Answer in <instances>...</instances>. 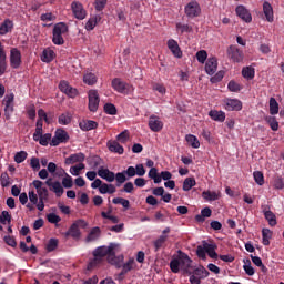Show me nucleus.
I'll use <instances>...</instances> for the list:
<instances>
[{
  "mask_svg": "<svg viewBox=\"0 0 284 284\" xmlns=\"http://www.w3.org/2000/svg\"><path fill=\"white\" fill-rule=\"evenodd\" d=\"M99 21H101V17L99 16H94L90 18L85 23V30L88 31L93 30L94 28H97V23H99Z\"/></svg>",
  "mask_w": 284,
  "mask_h": 284,
  "instance_id": "nucleus-36",
  "label": "nucleus"
},
{
  "mask_svg": "<svg viewBox=\"0 0 284 284\" xmlns=\"http://www.w3.org/2000/svg\"><path fill=\"white\" fill-rule=\"evenodd\" d=\"M79 128L83 132H90V130H97L99 128V123L93 120H84L79 123Z\"/></svg>",
  "mask_w": 284,
  "mask_h": 284,
  "instance_id": "nucleus-23",
  "label": "nucleus"
},
{
  "mask_svg": "<svg viewBox=\"0 0 284 284\" xmlns=\"http://www.w3.org/2000/svg\"><path fill=\"white\" fill-rule=\"evenodd\" d=\"M166 45L176 59H181L183 57V51H181V47H179V42H176V40H168Z\"/></svg>",
  "mask_w": 284,
  "mask_h": 284,
  "instance_id": "nucleus-20",
  "label": "nucleus"
},
{
  "mask_svg": "<svg viewBox=\"0 0 284 284\" xmlns=\"http://www.w3.org/2000/svg\"><path fill=\"white\" fill-rule=\"evenodd\" d=\"M101 236V229L99 226H95L91 229L88 236L85 237V243H94V241H99Z\"/></svg>",
  "mask_w": 284,
  "mask_h": 284,
  "instance_id": "nucleus-24",
  "label": "nucleus"
},
{
  "mask_svg": "<svg viewBox=\"0 0 284 284\" xmlns=\"http://www.w3.org/2000/svg\"><path fill=\"white\" fill-rule=\"evenodd\" d=\"M242 77L244 79H247V81H252V79H254V77H255L254 68H252V67L243 68L242 69Z\"/></svg>",
  "mask_w": 284,
  "mask_h": 284,
  "instance_id": "nucleus-35",
  "label": "nucleus"
},
{
  "mask_svg": "<svg viewBox=\"0 0 284 284\" xmlns=\"http://www.w3.org/2000/svg\"><path fill=\"white\" fill-rule=\"evenodd\" d=\"M47 221L49 223H53V224L61 223V216H59L54 213H49V214H47Z\"/></svg>",
  "mask_w": 284,
  "mask_h": 284,
  "instance_id": "nucleus-63",
  "label": "nucleus"
},
{
  "mask_svg": "<svg viewBox=\"0 0 284 284\" xmlns=\"http://www.w3.org/2000/svg\"><path fill=\"white\" fill-rule=\"evenodd\" d=\"M53 32L55 34H65V32H68V24H65L64 22L55 23L53 27Z\"/></svg>",
  "mask_w": 284,
  "mask_h": 284,
  "instance_id": "nucleus-38",
  "label": "nucleus"
},
{
  "mask_svg": "<svg viewBox=\"0 0 284 284\" xmlns=\"http://www.w3.org/2000/svg\"><path fill=\"white\" fill-rule=\"evenodd\" d=\"M105 6H108V0H95L94 1V8L98 12H103L105 9Z\"/></svg>",
  "mask_w": 284,
  "mask_h": 284,
  "instance_id": "nucleus-59",
  "label": "nucleus"
},
{
  "mask_svg": "<svg viewBox=\"0 0 284 284\" xmlns=\"http://www.w3.org/2000/svg\"><path fill=\"white\" fill-rule=\"evenodd\" d=\"M71 10L73 12V17H75V19H79V21H83V19L88 17V11H85V8H83V4L81 2L73 1L71 3Z\"/></svg>",
  "mask_w": 284,
  "mask_h": 284,
  "instance_id": "nucleus-10",
  "label": "nucleus"
},
{
  "mask_svg": "<svg viewBox=\"0 0 284 284\" xmlns=\"http://www.w3.org/2000/svg\"><path fill=\"white\" fill-rule=\"evenodd\" d=\"M111 85L113 90H115V92H119L120 94H128L129 92H132V90H134L132 85L123 82L121 78L113 79Z\"/></svg>",
  "mask_w": 284,
  "mask_h": 284,
  "instance_id": "nucleus-6",
  "label": "nucleus"
},
{
  "mask_svg": "<svg viewBox=\"0 0 284 284\" xmlns=\"http://www.w3.org/2000/svg\"><path fill=\"white\" fill-rule=\"evenodd\" d=\"M225 110L229 112H241L243 110V102L239 99L226 98L224 100Z\"/></svg>",
  "mask_w": 284,
  "mask_h": 284,
  "instance_id": "nucleus-11",
  "label": "nucleus"
},
{
  "mask_svg": "<svg viewBox=\"0 0 284 284\" xmlns=\"http://www.w3.org/2000/svg\"><path fill=\"white\" fill-rule=\"evenodd\" d=\"M194 275L199 276L200 280L207 278V276H210V271L202 266L201 268L194 270Z\"/></svg>",
  "mask_w": 284,
  "mask_h": 284,
  "instance_id": "nucleus-44",
  "label": "nucleus"
},
{
  "mask_svg": "<svg viewBox=\"0 0 284 284\" xmlns=\"http://www.w3.org/2000/svg\"><path fill=\"white\" fill-rule=\"evenodd\" d=\"M229 59H232L234 63H241L244 59L243 50L236 45H230L227 49Z\"/></svg>",
  "mask_w": 284,
  "mask_h": 284,
  "instance_id": "nucleus-12",
  "label": "nucleus"
},
{
  "mask_svg": "<svg viewBox=\"0 0 284 284\" xmlns=\"http://www.w3.org/2000/svg\"><path fill=\"white\" fill-rule=\"evenodd\" d=\"M81 170H85V164L79 163L78 165L71 166V168H70V173H71L73 176H79Z\"/></svg>",
  "mask_w": 284,
  "mask_h": 284,
  "instance_id": "nucleus-50",
  "label": "nucleus"
},
{
  "mask_svg": "<svg viewBox=\"0 0 284 284\" xmlns=\"http://www.w3.org/2000/svg\"><path fill=\"white\" fill-rule=\"evenodd\" d=\"M175 28H176L178 32H181V34H185V32H186V33H190V32H192V30H193L192 26H190V24H183V23H181V22H178V23L175 24Z\"/></svg>",
  "mask_w": 284,
  "mask_h": 284,
  "instance_id": "nucleus-40",
  "label": "nucleus"
},
{
  "mask_svg": "<svg viewBox=\"0 0 284 284\" xmlns=\"http://www.w3.org/2000/svg\"><path fill=\"white\" fill-rule=\"evenodd\" d=\"M26 159H28V152H26V151L17 152L14 155L16 163H23V161H26Z\"/></svg>",
  "mask_w": 284,
  "mask_h": 284,
  "instance_id": "nucleus-57",
  "label": "nucleus"
},
{
  "mask_svg": "<svg viewBox=\"0 0 284 284\" xmlns=\"http://www.w3.org/2000/svg\"><path fill=\"white\" fill-rule=\"evenodd\" d=\"M272 239V231L270 229L262 230V243L263 245H270V240Z\"/></svg>",
  "mask_w": 284,
  "mask_h": 284,
  "instance_id": "nucleus-42",
  "label": "nucleus"
},
{
  "mask_svg": "<svg viewBox=\"0 0 284 284\" xmlns=\"http://www.w3.org/2000/svg\"><path fill=\"white\" fill-rule=\"evenodd\" d=\"M196 185V179L194 178H186L183 182L182 190L183 192H190Z\"/></svg>",
  "mask_w": 284,
  "mask_h": 284,
  "instance_id": "nucleus-33",
  "label": "nucleus"
},
{
  "mask_svg": "<svg viewBox=\"0 0 284 284\" xmlns=\"http://www.w3.org/2000/svg\"><path fill=\"white\" fill-rule=\"evenodd\" d=\"M4 116L7 121H10L12 112H14V93L7 94L3 99Z\"/></svg>",
  "mask_w": 284,
  "mask_h": 284,
  "instance_id": "nucleus-8",
  "label": "nucleus"
},
{
  "mask_svg": "<svg viewBox=\"0 0 284 284\" xmlns=\"http://www.w3.org/2000/svg\"><path fill=\"white\" fill-rule=\"evenodd\" d=\"M115 181H116V187H121L125 181H128V178L125 176L124 171L123 172H118L115 174Z\"/></svg>",
  "mask_w": 284,
  "mask_h": 284,
  "instance_id": "nucleus-48",
  "label": "nucleus"
},
{
  "mask_svg": "<svg viewBox=\"0 0 284 284\" xmlns=\"http://www.w3.org/2000/svg\"><path fill=\"white\" fill-rule=\"evenodd\" d=\"M122 271L128 274V272H132L134 268V258L131 257L126 263L122 264Z\"/></svg>",
  "mask_w": 284,
  "mask_h": 284,
  "instance_id": "nucleus-54",
  "label": "nucleus"
},
{
  "mask_svg": "<svg viewBox=\"0 0 284 284\" xmlns=\"http://www.w3.org/2000/svg\"><path fill=\"white\" fill-rule=\"evenodd\" d=\"M278 113V102L275 98L270 99V114L275 115Z\"/></svg>",
  "mask_w": 284,
  "mask_h": 284,
  "instance_id": "nucleus-45",
  "label": "nucleus"
},
{
  "mask_svg": "<svg viewBox=\"0 0 284 284\" xmlns=\"http://www.w3.org/2000/svg\"><path fill=\"white\" fill-rule=\"evenodd\" d=\"M130 139V133L128 132V130L122 131L120 134L116 135V141H119L120 143H128Z\"/></svg>",
  "mask_w": 284,
  "mask_h": 284,
  "instance_id": "nucleus-58",
  "label": "nucleus"
},
{
  "mask_svg": "<svg viewBox=\"0 0 284 284\" xmlns=\"http://www.w3.org/2000/svg\"><path fill=\"white\" fill-rule=\"evenodd\" d=\"M254 181L257 183V185H264L265 184V176L263 175V172L261 171H255L253 173Z\"/></svg>",
  "mask_w": 284,
  "mask_h": 284,
  "instance_id": "nucleus-49",
  "label": "nucleus"
},
{
  "mask_svg": "<svg viewBox=\"0 0 284 284\" xmlns=\"http://www.w3.org/2000/svg\"><path fill=\"white\" fill-rule=\"evenodd\" d=\"M185 141L189 143V145H191V148H194V150H199V148H201V142L195 135L187 134L185 136Z\"/></svg>",
  "mask_w": 284,
  "mask_h": 284,
  "instance_id": "nucleus-32",
  "label": "nucleus"
},
{
  "mask_svg": "<svg viewBox=\"0 0 284 284\" xmlns=\"http://www.w3.org/2000/svg\"><path fill=\"white\" fill-rule=\"evenodd\" d=\"M202 196L205 199V201H219V194L216 192L204 191Z\"/></svg>",
  "mask_w": 284,
  "mask_h": 284,
  "instance_id": "nucleus-43",
  "label": "nucleus"
},
{
  "mask_svg": "<svg viewBox=\"0 0 284 284\" xmlns=\"http://www.w3.org/2000/svg\"><path fill=\"white\" fill-rule=\"evenodd\" d=\"M219 69V60H216L215 57L209 58L205 63V72L210 77L216 73V70Z\"/></svg>",
  "mask_w": 284,
  "mask_h": 284,
  "instance_id": "nucleus-19",
  "label": "nucleus"
},
{
  "mask_svg": "<svg viewBox=\"0 0 284 284\" xmlns=\"http://www.w3.org/2000/svg\"><path fill=\"white\" fill-rule=\"evenodd\" d=\"M212 216V209L204 207L201 210V214L195 215V221L197 223H205V219H210Z\"/></svg>",
  "mask_w": 284,
  "mask_h": 284,
  "instance_id": "nucleus-28",
  "label": "nucleus"
},
{
  "mask_svg": "<svg viewBox=\"0 0 284 284\" xmlns=\"http://www.w3.org/2000/svg\"><path fill=\"white\" fill-rule=\"evenodd\" d=\"M114 250H116V244L114 243H110L108 246H98L92 252L93 258L90 260L88 264V270L101 267V265L105 264V258L110 265H113L114 267H116V270H121V267H123V261L125 257L123 255L116 256V252H114Z\"/></svg>",
  "mask_w": 284,
  "mask_h": 284,
  "instance_id": "nucleus-1",
  "label": "nucleus"
},
{
  "mask_svg": "<svg viewBox=\"0 0 284 284\" xmlns=\"http://www.w3.org/2000/svg\"><path fill=\"white\" fill-rule=\"evenodd\" d=\"M267 123H268L271 130H273V132L278 131V121L276 120V118H272V116L268 118Z\"/></svg>",
  "mask_w": 284,
  "mask_h": 284,
  "instance_id": "nucleus-64",
  "label": "nucleus"
},
{
  "mask_svg": "<svg viewBox=\"0 0 284 284\" xmlns=\"http://www.w3.org/2000/svg\"><path fill=\"white\" fill-rule=\"evenodd\" d=\"M108 148L110 152H114L115 154H123L125 152V149H123V145H120L116 141L108 142Z\"/></svg>",
  "mask_w": 284,
  "mask_h": 284,
  "instance_id": "nucleus-29",
  "label": "nucleus"
},
{
  "mask_svg": "<svg viewBox=\"0 0 284 284\" xmlns=\"http://www.w3.org/2000/svg\"><path fill=\"white\" fill-rule=\"evenodd\" d=\"M168 242V235H160L154 242L155 252H159L163 245Z\"/></svg>",
  "mask_w": 284,
  "mask_h": 284,
  "instance_id": "nucleus-37",
  "label": "nucleus"
},
{
  "mask_svg": "<svg viewBox=\"0 0 284 284\" xmlns=\"http://www.w3.org/2000/svg\"><path fill=\"white\" fill-rule=\"evenodd\" d=\"M83 81L87 85H94L97 83V75L94 73H87L83 77Z\"/></svg>",
  "mask_w": 284,
  "mask_h": 284,
  "instance_id": "nucleus-46",
  "label": "nucleus"
},
{
  "mask_svg": "<svg viewBox=\"0 0 284 284\" xmlns=\"http://www.w3.org/2000/svg\"><path fill=\"white\" fill-rule=\"evenodd\" d=\"M62 185L63 187L70 189L72 185H74L72 181V176L70 174L65 173V176L62 179Z\"/></svg>",
  "mask_w": 284,
  "mask_h": 284,
  "instance_id": "nucleus-61",
  "label": "nucleus"
},
{
  "mask_svg": "<svg viewBox=\"0 0 284 284\" xmlns=\"http://www.w3.org/2000/svg\"><path fill=\"white\" fill-rule=\"evenodd\" d=\"M263 214H264V219L267 220L268 225L271 227H275V225L277 224L276 214H274V212L267 209L263 210Z\"/></svg>",
  "mask_w": 284,
  "mask_h": 284,
  "instance_id": "nucleus-27",
  "label": "nucleus"
},
{
  "mask_svg": "<svg viewBox=\"0 0 284 284\" xmlns=\"http://www.w3.org/2000/svg\"><path fill=\"white\" fill-rule=\"evenodd\" d=\"M104 112H105V114H110L111 116H114V115H116V106L112 103H105Z\"/></svg>",
  "mask_w": 284,
  "mask_h": 284,
  "instance_id": "nucleus-52",
  "label": "nucleus"
},
{
  "mask_svg": "<svg viewBox=\"0 0 284 284\" xmlns=\"http://www.w3.org/2000/svg\"><path fill=\"white\" fill-rule=\"evenodd\" d=\"M230 92H241V84L236 83L234 80H231L227 84Z\"/></svg>",
  "mask_w": 284,
  "mask_h": 284,
  "instance_id": "nucleus-62",
  "label": "nucleus"
},
{
  "mask_svg": "<svg viewBox=\"0 0 284 284\" xmlns=\"http://www.w3.org/2000/svg\"><path fill=\"white\" fill-rule=\"evenodd\" d=\"M112 203H114V205H122L124 210H130V200H125L123 197H114Z\"/></svg>",
  "mask_w": 284,
  "mask_h": 284,
  "instance_id": "nucleus-41",
  "label": "nucleus"
},
{
  "mask_svg": "<svg viewBox=\"0 0 284 284\" xmlns=\"http://www.w3.org/2000/svg\"><path fill=\"white\" fill-rule=\"evenodd\" d=\"M195 57H196L199 63H205V61H207V51L200 50L196 52Z\"/></svg>",
  "mask_w": 284,
  "mask_h": 284,
  "instance_id": "nucleus-60",
  "label": "nucleus"
},
{
  "mask_svg": "<svg viewBox=\"0 0 284 284\" xmlns=\"http://www.w3.org/2000/svg\"><path fill=\"white\" fill-rule=\"evenodd\" d=\"M85 154L83 152L73 153L64 160L65 165H74V163H83Z\"/></svg>",
  "mask_w": 284,
  "mask_h": 284,
  "instance_id": "nucleus-22",
  "label": "nucleus"
},
{
  "mask_svg": "<svg viewBox=\"0 0 284 284\" xmlns=\"http://www.w3.org/2000/svg\"><path fill=\"white\" fill-rule=\"evenodd\" d=\"M263 12L268 23L274 22V8H272V4L270 2L263 3Z\"/></svg>",
  "mask_w": 284,
  "mask_h": 284,
  "instance_id": "nucleus-26",
  "label": "nucleus"
},
{
  "mask_svg": "<svg viewBox=\"0 0 284 284\" xmlns=\"http://www.w3.org/2000/svg\"><path fill=\"white\" fill-rule=\"evenodd\" d=\"M12 184V182H10V175H8V173H2L0 176V185L2 187H10V185Z\"/></svg>",
  "mask_w": 284,
  "mask_h": 284,
  "instance_id": "nucleus-47",
  "label": "nucleus"
},
{
  "mask_svg": "<svg viewBox=\"0 0 284 284\" xmlns=\"http://www.w3.org/2000/svg\"><path fill=\"white\" fill-rule=\"evenodd\" d=\"M163 121H161V118L159 115H151L149 118V128L152 132H161L163 130Z\"/></svg>",
  "mask_w": 284,
  "mask_h": 284,
  "instance_id": "nucleus-17",
  "label": "nucleus"
},
{
  "mask_svg": "<svg viewBox=\"0 0 284 284\" xmlns=\"http://www.w3.org/2000/svg\"><path fill=\"white\" fill-rule=\"evenodd\" d=\"M30 168H32L33 172H39L41 170V162L39 161V158H31Z\"/></svg>",
  "mask_w": 284,
  "mask_h": 284,
  "instance_id": "nucleus-56",
  "label": "nucleus"
},
{
  "mask_svg": "<svg viewBox=\"0 0 284 284\" xmlns=\"http://www.w3.org/2000/svg\"><path fill=\"white\" fill-rule=\"evenodd\" d=\"M209 116L213 121H219L220 123H223V121H225V112H223V111L212 110V111H210Z\"/></svg>",
  "mask_w": 284,
  "mask_h": 284,
  "instance_id": "nucleus-30",
  "label": "nucleus"
},
{
  "mask_svg": "<svg viewBox=\"0 0 284 284\" xmlns=\"http://www.w3.org/2000/svg\"><path fill=\"white\" fill-rule=\"evenodd\" d=\"M98 176H100V179H103L104 181H108V183H113V181L115 180L114 172L110 171V169H104L103 166L99 168Z\"/></svg>",
  "mask_w": 284,
  "mask_h": 284,
  "instance_id": "nucleus-21",
  "label": "nucleus"
},
{
  "mask_svg": "<svg viewBox=\"0 0 284 284\" xmlns=\"http://www.w3.org/2000/svg\"><path fill=\"white\" fill-rule=\"evenodd\" d=\"M10 65L14 70L21 65V51L17 48H12L10 51Z\"/></svg>",
  "mask_w": 284,
  "mask_h": 284,
  "instance_id": "nucleus-18",
  "label": "nucleus"
},
{
  "mask_svg": "<svg viewBox=\"0 0 284 284\" xmlns=\"http://www.w3.org/2000/svg\"><path fill=\"white\" fill-rule=\"evenodd\" d=\"M81 227L82 230H85V227H88V222H85V220H77L75 222H73L71 224V226L69 227V230L64 233V236L67 239H73L74 241H79V239H81V230L79 229Z\"/></svg>",
  "mask_w": 284,
  "mask_h": 284,
  "instance_id": "nucleus-4",
  "label": "nucleus"
},
{
  "mask_svg": "<svg viewBox=\"0 0 284 284\" xmlns=\"http://www.w3.org/2000/svg\"><path fill=\"white\" fill-rule=\"evenodd\" d=\"M243 270L247 276H254L256 274V271H254V267L252 266V261L250 258L243 260Z\"/></svg>",
  "mask_w": 284,
  "mask_h": 284,
  "instance_id": "nucleus-34",
  "label": "nucleus"
},
{
  "mask_svg": "<svg viewBox=\"0 0 284 284\" xmlns=\"http://www.w3.org/2000/svg\"><path fill=\"white\" fill-rule=\"evenodd\" d=\"M14 28V22L10 19H6L1 24H0V36L3 37L8 34V32H12V29Z\"/></svg>",
  "mask_w": 284,
  "mask_h": 284,
  "instance_id": "nucleus-25",
  "label": "nucleus"
},
{
  "mask_svg": "<svg viewBox=\"0 0 284 284\" xmlns=\"http://www.w3.org/2000/svg\"><path fill=\"white\" fill-rule=\"evenodd\" d=\"M11 223L12 222V215H10V213L8 211H2L1 215H0V223L2 225H6V223Z\"/></svg>",
  "mask_w": 284,
  "mask_h": 284,
  "instance_id": "nucleus-55",
  "label": "nucleus"
},
{
  "mask_svg": "<svg viewBox=\"0 0 284 284\" xmlns=\"http://www.w3.org/2000/svg\"><path fill=\"white\" fill-rule=\"evenodd\" d=\"M101 99L99 98V92L97 90L89 91V110L90 112H97L99 110V103Z\"/></svg>",
  "mask_w": 284,
  "mask_h": 284,
  "instance_id": "nucleus-13",
  "label": "nucleus"
},
{
  "mask_svg": "<svg viewBox=\"0 0 284 284\" xmlns=\"http://www.w3.org/2000/svg\"><path fill=\"white\" fill-rule=\"evenodd\" d=\"M184 12L189 19H194L201 14V4L193 0L185 6Z\"/></svg>",
  "mask_w": 284,
  "mask_h": 284,
  "instance_id": "nucleus-9",
  "label": "nucleus"
},
{
  "mask_svg": "<svg viewBox=\"0 0 284 284\" xmlns=\"http://www.w3.org/2000/svg\"><path fill=\"white\" fill-rule=\"evenodd\" d=\"M37 194L39 197V203L37 204V210H39V212H43V210H45L44 201H48V196H49L48 189L47 187L39 189L37 191Z\"/></svg>",
  "mask_w": 284,
  "mask_h": 284,
  "instance_id": "nucleus-15",
  "label": "nucleus"
},
{
  "mask_svg": "<svg viewBox=\"0 0 284 284\" xmlns=\"http://www.w3.org/2000/svg\"><path fill=\"white\" fill-rule=\"evenodd\" d=\"M57 247H59V240L50 239L45 248H47V252H54Z\"/></svg>",
  "mask_w": 284,
  "mask_h": 284,
  "instance_id": "nucleus-51",
  "label": "nucleus"
},
{
  "mask_svg": "<svg viewBox=\"0 0 284 284\" xmlns=\"http://www.w3.org/2000/svg\"><path fill=\"white\" fill-rule=\"evenodd\" d=\"M59 90L60 92H63V94H67V97L70 99H77V97H79V90L70 85L69 81L61 80L59 83Z\"/></svg>",
  "mask_w": 284,
  "mask_h": 284,
  "instance_id": "nucleus-7",
  "label": "nucleus"
},
{
  "mask_svg": "<svg viewBox=\"0 0 284 284\" xmlns=\"http://www.w3.org/2000/svg\"><path fill=\"white\" fill-rule=\"evenodd\" d=\"M70 141V135L68 131L63 129H57L54 136L51 139L50 145L52 148H57V145H61V143H68Z\"/></svg>",
  "mask_w": 284,
  "mask_h": 284,
  "instance_id": "nucleus-5",
  "label": "nucleus"
},
{
  "mask_svg": "<svg viewBox=\"0 0 284 284\" xmlns=\"http://www.w3.org/2000/svg\"><path fill=\"white\" fill-rule=\"evenodd\" d=\"M52 42L54 45H63V43H65V40H63V36L61 33H54V31H52Z\"/></svg>",
  "mask_w": 284,
  "mask_h": 284,
  "instance_id": "nucleus-53",
  "label": "nucleus"
},
{
  "mask_svg": "<svg viewBox=\"0 0 284 284\" xmlns=\"http://www.w3.org/2000/svg\"><path fill=\"white\" fill-rule=\"evenodd\" d=\"M210 258H219V253H216V245L210 244L206 241L202 242V245H197L196 247V256L205 261L207 255Z\"/></svg>",
  "mask_w": 284,
  "mask_h": 284,
  "instance_id": "nucleus-3",
  "label": "nucleus"
},
{
  "mask_svg": "<svg viewBox=\"0 0 284 284\" xmlns=\"http://www.w3.org/2000/svg\"><path fill=\"white\" fill-rule=\"evenodd\" d=\"M170 270L173 274H179L181 270L189 274L192 270V258L185 252L178 250V255H174L170 262Z\"/></svg>",
  "mask_w": 284,
  "mask_h": 284,
  "instance_id": "nucleus-2",
  "label": "nucleus"
},
{
  "mask_svg": "<svg viewBox=\"0 0 284 284\" xmlns=\"http://www.w3.org/2000/svg\"><path fill=\"white\" fill-rule=\"evenodd\" d=\"M58 123L60 125H70V123H72V116H70V113H62L58 118Z\"/></svg>",
  "mask_w": 284,
  "mask_h": 284,
  "instance_id": "nucleus-39",
  "label": "nucleus"
},
{
  "mask_svg": "<svg viewBox=\"0 0 284 284\" xmlns=\"http://www.w3.org/2000/svg\"><path fill=\"white\" fill-rule=\"evenodd\" d=\"M41 61H43V63H52V61H54V51L44 49L42 52Z\"/></svg>",
  "mask_w": 284,
  "mask_h": 284,
  "instance_id": "nucleus-31",
  "label": "nucleus"
},
{
  "mask_svg": "<svg viewBox=\"0 0 284 284\" xmlns=\"http://www.w3.org/2000/svg\"><path fill=\"white\" fill-rule=\"evenodd\" d=\"M45 185H48L51 192H54L55 196L58 197L63 196V192H65V190H63V186L61 185V182L59 181L52 182V179H48L45 181Z\"/></svg>",
  "mask_w": 284,
  "mask_h": 284,
  "instance_id": "nucleus-16",
  "label": "nucleus"
},
{
  "mask_svg": "<svg viewBox=\"0 0 284 284\" xmlns=\"http://www.w3.org/2000/svg\"><path fill=\"white\" fill-rule=\"evenodd\" d=\"M235 12L237 17L242 19V21H244L245 23H252V13H250V10H247L245 6L243 4L237 6L235 9Z\"/></svg>",
  "mask_w": 284,
  "mask_h": 284,
  "instance_id": "nucleus-14",
  "label": "nucleus"
}]
</instances>
